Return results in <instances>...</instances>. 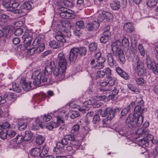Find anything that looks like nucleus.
Instances as JSON below:
<instances>
[{"mask_svg": "<svg viewBox=\"0 0 158 158\" xmlns=\"http://www.w3.org/2000/svg\"><path fill=\"white\" fill-rule=\"evenodd\" d=\"M120 110L121 109L119 108H116L113 110L110 108H107L103 111L102 109H100L97 113L100 114L101 116L103 117H105L107 115V119L111 120L115 115L118 114Z\"/></svg>", "mask_w": 158, "mask_h": 158, "instance_id": "4", "label": "nucleus"}, {"mask_svg": "<svg viewBox=\"0 0 158 158\" xmlns=\"http://www.w3.org/2000/svg\"><path fill=\"white\" fill-rule=\"evenodd\" d=\"M76 29H81L83 28L84 26V23L83 21H79L76 23Z\"/></svg>", "mask_w": 158, "mask_h": 158, "instance_id": "45", "label": "nucleus"}, {"mask_svg": "<svg viewBox=\"0 0 158 158\" xmlns=\"http://www.w3.org/2000/svg\"><path fill=\"white\" fill-rule=\"evenodd\" d=\"M105 74L107 77H108V78L109 79H110L111 77L110 75L111 74V71L110 69L108 68L107 67L105 69Z\"/></svg>", "mask_w": 158, "mask_h": 158, "instance_id": "59", "label": "nucleus"}, {"mask_svg": "<svg viewBox=\"0 0 158 158\" xmlns=\"http://www.w3.org/2000/svg\"><path fill=\"white\" fill-rule=\"evenodd\" d=\"M116 71L117 73L122 77L125 80L128 79L129 77L128 75L119 67H117L116 69Z\"/></svg>", "mask_w": 158, "mask_h": 158, "instance_id": "20", "label": "nucleus"}, {"mask_svg": "<svg viewBox=\"0 0 158 158\" xmlns=\"http://www.w3.org/2000/svg\"><path fill=\"white\" fill-rule=\"evenodd\" d=\"M129 109L128 108H126L123 109L121 112V116L120 118L126 115L129 112Z\"/></svg>", "mask_w": 158, "mask_h": 158, "instance_id": "46", "label": "nucleus"}, {"mask_svg": "<svg viewBox=\"0 0 158 158\" xmlns=\"http://www.w3.org/2000/svg\"><path fill=\"white\" fill-rule=\"evenodd\" d=\"M7 133L8 136L10 137H13L16 134V132L12 130L8 131H7Z\"/></svg>", "mask_w": 158, "mask_h": 158, "instance_id": "60", "label": "nucleus"}, {"mask_svg": "<svg viewBox=\"0 0 158 158\" xmlns=\"http://www.w3.org/2000/svg\"><path fill=\"white\" fill-rule=\"evenodd\" d=\"M94 57L95 59L96 60L97 63L104 64L106 61L105 58L102 56V53L100 51L95 53L94 54Z\"/></svg>", "mask_w": 158, "mask_h": 158, "instance_id": "15", "label": "nucleus"}, {"mask_svg": "<svg viewBox=\"0 0 158 158\" xmlns=\"http://www.w3.org/2000/svg\"><path fill=\"white\" fill-rule=\"evenodd\" d=\"M55 67L53 61H51L45 67L44 70L42 71L40 74L44 78L47 79V81L49 82L51 81V75L52 74L53 70Z\"/></svg>", "mask_w": 158, "mask_h": 158, "instance_id": "5", "label": "nucleus"}, {"mask_svg": "<svg viewBox=\"0 0 158 158\" xmlns=\"http://www.w3.org/2000/svg\"><path fill=\"white\" fill-rule=\"evenodd\" d=\"M109 39V38L105 36L104 35L102 34V36L100 39V41L101 43H105L108 41Z\"/></svg>", "mask_w": 158, "mask_h": 158, "instance_id": "57", "label": "nucleus"}, {"mask_svg": "<svg viewBox=\"0 0 158 158\" xmlns=\"http://www.w3.org/2000/svg\"><path fill=\"white\" fill-rule=\"evenodd\" d=\"M143 120V116L137 117L136 115L130 114L127 118L125 123L129 128H135L142 124Z\"/></svg>", "mask_w": 158, "mask_h": 158, "instance_id": "2", "label": "nucleus"}, {"mask_svg": "<svg viewBox=\"0 0 158 158\" xmlns=\"http://www.w3.org/2000/svg\"><path fill=\"white\" fill-rule=\"evenodd\" d=\"M19 6V4L17 2L12 3L11 2L10 6H9L7 9V11L12 12L15 14H21L23 13V11L20 9H16Z\"/></svg>", "mask_w": 158, "mask_h": 158, "instance_id": "8", "label": "nucleus"}, {"mask_svg": "<svg viewBox=\"0 0 158 158\" xmlns=\"http://www.w3.org/2000/svg\"><path fill=\"white\" fill-rule=\"evenodd\" d=\"M35 52L37 53H40L43 51L45 48L44 45V44H41L37 47L35 46Z\"/></svg>", "mask_w": 158, "mask_h": 158, "instance_id": "32", "label": "nucleus"}, {"mask_svg": "<svg viewBox=\"0 0 158 158\" xmlns=\"http://www.w3.org/2000/svg\"><path fill=\"white\" fill-rule=\"evenodd\" d=\"M10 126V124L7 121H5L0 125V127L4 129L9 128Z\"/></svg>", "mask_w": 158, "mask_h": 158, "instance_id": "42", "label": "nucleus"}, {"mask_svg": "<svg viewBox=\"0 0 158 158\" xmlns=\"http://www.w3.org/2000/svg\"><path fill=\"white\" fill-rule=\"evenodd\" d=\"M66 69L64 68H60L58 66V67H54L53 71L54 75L58 77H61L63 73L65 72Z\"/></svg>", "mask_w": 158, "mask_h": 158, "instance_id": "13", "label": "nucleus"}, {"mask_svg": "<svg viewBox=\"0 0 158 158\" xmlns=\"http://www.w3.org/2000/svg\"><path fill=\"white\" fill-rule=\"evenodd\" d=\"M98 114L99 113H98L95 114L93 118V121L94 123H97L100 121V116Z\"/></svg>", "mask_w": 158, "mask_h": 158, "instance_id": "50", "label": "nucleus"}, {"mask_svg": "<svg viewBox=\"0 0 158 158\" xmlns=\"http://www.w3.org/2000/svg\"><path fill=\"white\" fill-rule=\"evenodd\" d=\"M20 83L23 89L25 91H28L31 89V82H26L24 78L21 79Z\"/></svg>", "mask_w": 158, "mask_h": 158, "instance_id": "12", "label": "nucleus"}, {"mask_svg": "<svg viewBox=\"0 0 158 158\" xmlns=\"http://www.w3.org/2000/svg\"><path fill=\"white\" fill-rule=\"evenodd\" d=\"M35 125L37 127H35V129H38V127H40L43 128L44 127L42 125V122H40L38 119H36L35 121Z\"/></svg>", "mask_w": 158, "mask_h": 158, "instance_id": "56", "label": "nucleus"}, {"mask_svg": "<svg viewBox=\"0 0 158 158\" xmlns=\"http://www.w3.org/2000/svg\"><path fill=\"white\" fill-rule=\"evenodd\" d=\"M68 142L64 136V138L60 141H58L56 144V146L57 147H59L61 149H63L64 148L65 146L68 145Z\"/></svg>", "mask_w": 158, "mask_h": 158, "instance_id": "18", "label": "nucleus"}, {"mask_svg": "<svg viewBox=\"0 0 158 158\" xmlns=\"http://www.w3.org/2000/svg\"><path fill=\"white\" fill-rule=\"evenodd\" d=\"M127 86L130 90L136 94H139L140 92L138 86H136L134 84L131 83L127 85Z\"/></svg>", "mask_w": 158, "mask_h": 158, "instance_id": "23", "label": "nucleus"}, {"mask_svg": "<svg viewBox=\"0 0 158 158\" xmlns=\"http://www.w3.org/2000/svg\"><path fill=\"white\" fill-rule=\"evenodd\" d=\"M66 150L69 152V154L70 155H73L75 152V150L73 149L70 146H68L66 147Z\"/></svg>", "mask_w": 158, "mask_h": 158, "instance_id": "55", "label": "nucleus"}, {"mask_svg": "<svg viewBox=\"0 0 158 158\" xmlns=\"http://www.w3.org/2000/svg\"><path fill=\"white\" fill-rule=\"evenodd\" d=\"M111 9L114 10H117L121 7L120 2H113L110 4Z\"/></svg>", "mask_w": 158, "mask_h": 158, "instance_id": "28", "label": "nucleus"}, {"mask_svg": "<svg viewBox=\"0 0 158 158\" xmlns=\"http://www.w3.org/2000/svg\"><path fill=\"white\" fill-rule=\"evenodd\" d=\"M32 135L33 134L30 131H26L25 135L23 136L24 141H27L30 140L31 139Z\"/></svg>", "mask_w": 158, "mask_h": 158, "instance_id": "29", "label": "nucleus"}, {"mask_svg": "<svg viewBox=\"0 0 158 158\" xmlns=\"http://www.w3.org/2000/svg\"><path fill=\"white\" fill-rule=\"evenodd\" d=\"M62 31L64 32L63 34L64 37L66 36L67 37H69L71 36V34L70 31H69L66 30L65 28L64 27L63 30Z\"/></svg>", "mask_w": 158, "mask_h": 158, "instance_id": "54", "label": "nucleus"}, {"mask_svg": "<svg viewBox=\"0 0 158 158\" xmlns=\"http://www.w3.org/2000/svg\"><path fill=\"white\" fill-rule=\"evenodd\" d=\"M58 66L60 68H64L66 69L67 64V60L63 52L59 54L57 57Z\"/></svg>", "mask_w": 158, "mask_h": 158, "instance_id": "7", "label": "nucleus"}, {"mask_svg": "<svg viewBox=\"0 0 158 158\" xmlns=\"http://www.w3.org/2000/svg\"><path fill=\"white\" fill-rule=\"evenodd\" d=\"M49 46L53 48H57L60 47L58 43L55 40L52 41L49 43Z\"/></svg>", "mask_w": 158, "mask_h": 158, "instance_id": "35", "label": "nucleus"}, {"mask_svg": "<svg viewBox=\"0 0 158 158\" xmlns=\"http://www.w3.org/2000/svg\"><path fill=\"white\" fill-rule=\"evenodd\" d=\"M2 5L4 6V7L6 9V10L8 7L10 6V4L11 2V0H2Z\"/></svg>", "mask_w": 158, "mask_h": 158, "instance_id": "40", "label": "nucleus"}, {"mask_svg": "<svg viewBox=\"0 0 158 158\" xmlns=\"http://www.w3.org/2000/svg\"><path fill=\"white\" fill-rule=\"evenodd\" d=\"M107 60L109 65L111 67H114L116 64V61L114 59L113 55L111 53L108 54L107 56Z\"/></svg>", "mask_w": 158, "mask_h": 158, "instance_id": "19", "label": "nucleus"}, {"mask_svg": "<svg viewBox=\"0 0 158 158\" xmlns=\"http://www.w3.org/2000/svg\"><path fill=\"white\" fill-rule=\"evenodd\" d=\"M133 61L134 63L133 64L134 67L135 69L143 68V63L139 61V58L137 56L134 57Z\"/></svg>", "mask_w": 158, "mask_h": 158, "instance_id": "10", "label": "nucleus"}, {"mask_svg": "<svg viewBox=\"0 0 158 158\" xmlns=\"http://www.w3.org/2000/svg\"><path fill=\"white\" fill-rule=\"evenodd\" d=\"M22 38L24 40V43L25 44V47L30 46L31 44V37L28 32H26L23 36Z\"/></svg>", "mask_w": 158, "mask_h": 158, "instance_id": "14", "label": "nucleus"}, {"mask_svg": "<svg viewBox=\"0 0 158 158\" xmlns=\"http://www.w3.org/2000/svg\"><path fill=\"white\" fill-rule=\"evenodd\" d=\"M59 9L60 11L66 12L65 19H72L75 17L74 15H73V12L67 8L61 7L59 8Z\"/></svg>", "mask_w": 158, "mask_h": 158, "instance_id": "9", "label": "nucleus"}, {"mask_svg": "<svg viewBox=\"0 0 158 158\" xmlns=\"http://www.w3.org/2000/svg\"><path fill=\"white\" fill-rule=\"evenodd\" d=\"M41 39H36L33 42L32 45L34 46H37L38 45L41 44Z\"/></svg>", "mask_w": 158, "mask_h": 158, "instance_id": "58", "label": "nucleus"}, {"mask_svg": "<svg viewBox=\"0 0 158 158\" xmlns=\"http://www.w3.org/2000/svg\"><path fill=\"white\" fill-rule=\"evenodd\" d=\"M105 67L104 64L97 63L94 66L93 68L96 69H103Z\"/></svg>", "mask_w": 158, "mask_h": 158, "instance_id": "43", "label": "nucleus"}, {"mask_svg": "<svg viewBox=\"0 0 158 158\" xmlns=\"http://www.w3.org/2000/svg\"><path fill=\"white\" fill-rule=\"evenodd\" d=\"M41 148H35L31 150L30 152L31 155L33 157H40V152Z\"/></svg>", "mask_w": 158, "mask_h": 158, "instance_id": "22", "label": "nucleus"}, {"mask_svg": "<svg viewBox=\"0 0 158 158\" xmlns=\"http://www.w3.org/2000/svg\"><path fill=\"white\" fill-rule=\"evenodd\" d=\"M25 48L28 50L27 54L30 56L32 55L35 52V46L33 45L27 46L25 47Z\"/></svg>", "mask_w": 158, "mask_h": 158, "instance_id": "31", "label": "nucleus"}, {"mask_svg": "<svg viewBox=\"0 0 158 158\" xmlns=\"http://www.w3.org/2000/svg\"><path fill=\"white\" fill-rule=\"evenodd\" d=\"M99 27V23L98 21H94L88 25V29L89 31L97 30Z\"/></svg>", "mask_w": 158, "mask_h": 158, "instance_id": "16", "label": "nucleus"}, {"mask_svg": "<svg viewBox=\"0 0 158 158\" xmlns=\"http://www.w3.org/2000/svg\"><path fill=\"white\" fill-rule=\"evenodd\" d=\"M44 140V138L42 135H39L37 136L36 142L37 144L39 145L42 144Z\"/></svg>", "mask_w": 158, "mask_h": 158, "instance_id": "34", "label": "nucleus"}, {"mask_svg": "<svg viewBox=\"0 0 158 158\" xmlns=\"http://www.w3.org/2000/svg\"><path fill=\"white\" fill-rule=\"evenodd\" d=\"M13 89L14 91L17 92H19L20 90L18 85L16 83L13 85Z\"/></svg>", "mask_w": 158, "mask_h": 158, "instance_id": "63", "label": "nucleus"}, {"mask_svg": "<svg viewBox=\"0 0 158 158\" xmlns=\"http://www.w3.org/2000/svg\"><path fill=\"white\" fill-rule=\"evenodd\" d=\"M145 63L148 68L149 69L152 70L153 72L155 69L156 64L155 62L152 61L151 59L149 56H147Z\"/></svg>", "mask_w": 158, "mask_h": 158, "instance_id": "11", "label": "nucleus"}, {"mask_svg": "<svg viewBox=\"0 0 158 158\" xmlns=\"http://www.w3.org/2000/svg\"><path fill=\"white\" fill-rule=\"evenodd\" d=\"M148 134V131L146 129L143 128H140L136 132L137 135H139L138 138H139L140 136L143 137H146V135Z\"/></svg>", "mask_w": 158, "mask_h": 158, "instance_id": "25", "label": "nucleus"}, {"mask_svg": "<svg viewBox=\"0 0 158 158\" xmlns=\"http://www.w3.org/2000/svg\"><path fill=\"white\" fill-rule=\"evenodd\" d=\"M15 139L16 144H18L21 143L23 141H24L23 136L22 135H17Z\"/></svg>", "mask_w": 158, "mask_h": 158, "instance_id": "36", "label": "nucleus"}, {"mask_svg": "<svg viewBox=\"0 0 158 158\" xmlns=\"http://www.w3.org/2000/svg\"><path fill=\"white\" fill-rule=\"evenodd\" d=\"M19 126L18 127V129L20 131L25 129L27 127V123H23L22 124H19Z\"/></svg>", "mask_w": 158, "mask_h": 158, "instance_id": "62", "label": "nucleus"}, {"mask_svg": "<svg viewBox=\"0 0 158 158\" xmlns=\"http://www.w3.org/2000/svg\"><path fill=\"white\" fill-rule=\"evenodd\" d=\"M64 136L65 138V139H66L67 140H68L71 141H72L73 140H75V136L73 135H66Z\"/></svg>", "mask_w": 158, "mask_h": 158, "instance_id": "53", "label": "nucleus"}, {"mask_svg": "<svg viewBox=\"0 0 158 158\" xmlns=\"http://www.w3.org/2000/svg\"><path fill=\"white\" fill-rule=\"evenodd\" d=\"M158 0H149L147 2V5L151 7L156 6L158 2Z\"/></svg>", "mask_w": 158, "mask_h": 158, "instance_id": "39", "label": "nucleus"}, {"mask_svg": "<svg viewBox=\"0 0 158 158\" xmlns=\"http://www.w3.org/2000/svg\"><path fill=\"white\" fill-rule=\"evenodd\" d=\"M105 19L108 22H111L113 20V15L110 12L106 11H103Z\"/></svg>", "mask_w": 158, "mask_h": 158, "instance_id": "27", "label": "nucleus"}, {"mask_svg": "<svg viewBox=\"0 0 158 158\" xmlns=\"http://www.w3.org/2000/svg\"><path fill=\"white\" fill-rule=\"evenodd\" d=\"M64 6L68 8H71L74 6V4L71 1L68 0H64L63 2Z\"/></svg>", "mask_w": 158, "mask_h": 158, "instance_id": "38", "label": "nucleus"}, {"mask_svg": "<svg viewBox=\"0 0 158 158\" xmlns=\"http://www.w3.org/2000/svg\"><path fill=\"white\" fill-rule=\"evenodd\" d=\"M55 37L56 39L59 41L63 43L66 42L65 39L64 34L61 32L59 31L58 32Z\"/></svg>", "mask_w": 158, "mask_h": 158, "instance_id": "24", "label": "nucleus"}, {"mask_svg": "<svg viewBox=\"0 0 158 158\" xmlns=\"http://www.w3.org/2000/svg\"><path fill=\"white\" fill-rule=\"evenodd\" d=\"M7 135V131L6 132L1 129L0 131V137L1 139H6V138Z\"/></svg>", "mask_w": 158, "mask_h": 158, "instance_id": "47", "label": "nucleus"}, {"mask_svg": "<svg viewBox=\"0 0 158 158\" xmlns=\"http://www.w3.org/2000/svg\"><path fill=\"white\" fill-rule=\"evenodd\" d=\"M89 50L90 52H93L96 51L98 48V46L96 43L94 42L90 44L89 45Z\"/></svg>", "mask_w": 158, "mask_h": 158, "instance_id": "33", "label": "nucleus"}, {"mask_svg": "<svg viewBox=\"0 0 158 158\" xmlns=\"http://www.w3.org/2000/svg\"><path fill=\"white\" fill-rule=\"evenodd\" d=\"M45 127H46V128L49 130H52L54 128V127L56 128L58 126L56 124V123L52 122L48 124L46 126H45Z\"/></svg>", "mask_w": 158, "mask_h": 158, "instance_id": "41", "label": "nucleus"}, {"mask_svg": "<svg viewBox=\"0 0 158 158\" xmlns=\"http://www.w3.org/2000/svg\"><path fill=\"white\" fill-rule=\"evenodd\" d=\"M79 116V114L77 111H72L71 112L70 117L72 119L75 118Z\"/></svg>", "mask_w": 158, "mask_h": 158, "instance_id": "48", "label": "nucleus"}, {"mask_svg": "<svg viewBox=\"0 0 158 158\" xmlns=\"http://www.w3.org/2000/svg\"><path fill=\"white\" fill-rule=\"evenodd\" d=\"M138 48L141 56H144L145 54L144 48L141 44H139L138 46Z\"/></svg>", "mask_w": 158, "mask_h": 158, "instance_id": "49", "label": "nucleus"}, {"mask_svg": "<svg viewBox=\"0 0 158 158\" xmlns=\"http://www.w3.org/2000/svg\"><path fill=\"white\" fill-rule=\"evenodd\" d=\"M41 152L40 153V157H43L45 155L47 154L48 152V151L47 148L45 147H42Z\"/></svg>", "mask_w": 158, "mask_h": 158, "instance_id": "52", "label": "nucleus"}, {"mask_svg": "<svg viewBox=\"0 0 158 158\" xmlns=\"http://www.w3.org/2000/svg\"><path fill=\"white\" fill-rule=\"evenodd\" d=\"M32 78L33 79V84L34 85L39 86L41 85V82H47V79L42 76L40 74V72L39 70L35 71L32 74Z\"/></svg>", "mask_w": 158, "mask_h": 158, "instance_id": "6", "label": "nucleus"}, {"mask_svg": "<svg viewBox=\"0 0 158 158\" xmlns=\"http://www.w3.org/2000/svg\"><path fill=\"white\" fill-rule=\"evenodd\" d=\"M135 81L138 85L142 86L144 84V80L143 78H138L135 79Z\"/></svg>", "mask_w": 158, "mask_h": 158, "instance_id": "51", "label": "nucleus"}, {"mask_svg": "<svg viewBox=\"0 0 158 158\" xmlns=\"http://www.w3.org/2000/svg\"><path fill=\"white\" fill-rule=\"evenodd\" d=\"M20 9L24 10H29L32 8L31 4L29 2H26L23 3L20 7Z\"/></svg>", "mask_w": 158, "mask_h": 158, "instance_id": "26", "label": "nucleus"}, {"mask_svg": "<svg viewBox=\"0 0 158 158\" xmlns=\"http://www.w3.org/2000/svg\"><path fill=\"white\" fill-rule=\"evenodd\" d=\"M121 42L117 40L111 44L112 50L113 55L116 56L118 61L124 64L126 61L125 55L122 49L121 48Z\"/></svg>", "mask_w": 158, "mask_h": 158, "instance_id": "1", "label": "nucleus"}, {"mask_svg": "<svg viewBox=\"0 0 158 158\" xmlns=\"http://www.w3.org/2000/svg\"><path fill=\"white\" fill-rule=\"evenodd\" d=\"M145 138L143 139H139V138L137 137L136 140L138 141L139 144L140 146H142L143 145L146 146V144H148L149 142L147 139V137H145Z\"/></svg>", "mask_w": 158, "mask_h": 158, "instance_id": "30", "label": "nucleus"}, {"mask_svg": "<svg viewBox=\"0 0 158 158\" xmlns=\"http://www.w3.org/2000/svg\"><path fill=\"white\" fill-rule=\"evenodd\" d=\"M123 29L127 32L131 33L134 30V28L132 23H127L123 26Z\"/></svg>", "mask_w": 158, "mask_h": 158, "instance_id": "21", "label": "nucleus"}, {"mask_svg": "<svg viewBox=\"0 0 158 158\" xmlns=\"http://www.w3.org/2000/svg\"><path fill=\"white\" fill-rule=\"evenodd\" d=\"M105 72L103 71H99L97 72L96 74V76L100 78L103 77L105 75Z\"/></svg>", "mask_w": 158, "mask_h": 158, "instance_id": "61", "label": "nucleus"}, {"mask_svg": "<svg viewBox=\"0 0 158 158\" xmlns=\"http://www.w3.org/2000/svg\"><path fill=\"white\" fill-rule=\"evenodd\" d=\"M144 108H143L142 107L140 106L137 105L134 109V114L133 115L139 117V116H142V114L143 113Z\"/></svg>", "mask_w": 158, "mask_h": 158, "instance_id": "17", "label": "nucleus"}, {"mask_svg": "<svg viewBox=\"0 0 158 158\" xmlns=\"http://www.w3.org/2000/svg\"><path fill=\"white\" fill-rule=\"evenodd\" d=\"M87 50L86 48L81 47L72 48L70 52L69 59L70 63L72 62L74 60L79 59L86 55Z\"/></svg>", "mask_w": 158, "mask_h": 158, "instance_id": "3", "label": "nucleus"}, {"mask_svg": "<svg viewBox=\"0 0 158 158\" xmlns=\"http://www.w3.org/2000/svg\"><path fill=\"white\" fill-rule=\"evenodd\" d=\"M57 124H60L61 123H63L64 122V118L62 117L57 116L56 117Z\"/></svg>", "mask_w": 158, "mask_h": 158, "instance_id": "64", "label": "nucleus"}, {"mask_svg": "<svg viewBox=\"0 0 158 158\" xmlns=\"http://www.w3.org/2000/svg\"><path fill=\"white\" fill-rule=\"evenodd\" d=\"M122 45L125 48H128L129 46V42L128 39L126 37H124L122 40Z\"/></svg>", "mask_w": 158, "mask_h": 158, "instance_id": "37", "label": "nucleus"}, {"mask_svg": "<svg viewBox=\"0 0 158 158\" xmlns=\"http://www.w3.org/2000/svg\"><path fill=\"white\" fill-rule=\"evenodd\" d=\"M23 32V30L20 28H18L15 29L14 31V34L16 36H20L22 34Z\"/></svg>", "mask_w": 158, "mask_h": 158, "instance_id": "44", "label": "nucleus"}]
</instances>
